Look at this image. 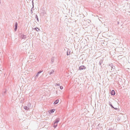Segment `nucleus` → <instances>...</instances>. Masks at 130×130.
Listing matches in <instances>:
<instances>
[{
  "label": "nucleus",
  "mask_w": 130,
  "mask_h": 130,
  "mask_svg": "<svg viewBox=\"0 0 130 130\" xmlns=\"http://www.w3.org/2000/svg\"><path fill=\"white\" fill-rule=\"evenodd\" d=\"M86 68V67L84 66H81L79 67V69L80 70L84 69Z\"/></svg>",
  "instance_id": "f257e3e1"
},
{
  "label": "nucleus",
  "mask_w": 130,
  "mask_h": 130,
  "mask_svg": "<svg viewBox=\"0 0 130 130\" xmlns=\"http://www.w3.org/2000/svg\"><path fill=\"white\" fill-rule=\"evenodd\" d=\"M111 94L112 95H114L115 94V92L114 90H113L111 91Z\"/></svg>",
  "instance_id": "f03ea898"
},
{
  "label": "nucleus",
  "mask_w": 130,
  "mask_h": 130,
  "mask_svg": "<svg viewBox=\"0 0 130 130\" xmlns=\"http://www.w3.org/2000/svg\"><path fill=\"white\" fill-rule=\"evenodd\" d=\"M17 25H18V24H17V23H16L15 24V31H16L17 30Z\"/></svg>",
  "instance_id": "7ed1b4c3"
},
{
  "label": "nucleus",
  "mask_w": 130,
  "mask_h": 130,
  "mask_svg": "<svg viewBox=\"0 0 130 130\" xmlns=\"http://www.w3.org/2000/svg\"><path fill=\"white\" fill-rule=\"evenodd\" d=\"M59 101V100H57L55 101V102L54 103V104H56L58 103Z\"/></svg>",
  "instance_id": "20e7f679"
},
{
  "label": "nucleus",
  "mask_w": 130,
  "mask_h": 130,
  "mask_svg": "<svg viewBox=\"0 0 130 130\" xmlns=\"http://www.w3.org/2000/svg\"><path fill=\"white\" fill-rule=\"evenodd\" d=\"M57 125V123L56 122H55L54 124V128H55Z\"/></svg>",
  "instance_id": "39448f33"
},
{
  "label": "nucleus",
  "mask_w": 130,
  "mask_h": 130,
  "mask_svg": "<svg viewBox=\"0 0 130 130\" xmlns=\"http://www.w3.org/2000/svg\"><path fill=\"white\" fill-rule=\"evenodd\" d=\"M55 110V109H53L50 110V112L51 113H52Z\"/></svg>",
  "instance_id": "423d86ee"
},
{
  "label": "nucleus",
  "mask_w": 130,
  "mask_h": 130,
  "mask_svg": "<svg viewBox=\"0 0 130 130\" xmlns=\"http://www.w3.org/2000/svg\"><path fill=\"white\" fill-rule=\"evenodd\" d=\"M35 29L37 31H38L39 30V29L38 28H36Z\"/></svg>",
  "instance_id": "0eeeda50"
},
{
  "label": "nucleus",
  "mask_w": 130,
  "mask_h": 130,
  "mask_svg": "<svg viewBox=\"0 0 130 130\" xmlns=\"http://www.w3.org/2000/svg\"><path fill=\"white\" fill-rule=\"evenodd\" d=\"M59 121V120L58 119H57L56 120L55 122H56L57 123Z\"/></svg>",
  "instance_id": "6e6552de"
},
{
  "label": "nucleus",
  "mask_w": 130,
  "mask_h": 130,
  "mask_svg": "<svg viewBox=\"0 0 130 130\" xmlns=\"http://www.w3.org/2000/svg\"><path fill=\"white\" fill-rule=\"evenodd\" d=\"M60 85V84H56V85H55V86H59Z\"/></svg>",
  "instance_id": "1a4fd4ad"
},
{
  "label": "nucleus",
  "mask_w": 130,
  "mask_h": 130,
  "mask_svg": "<svg viewBox=\"0 0 130 130\" xmlns=\"http://www.w3.org/2000/svg\"><path fill=\"white\" fill-rule=\"evenodd\" d=\"M60 88L61 89H62L63 88V87L61 86H60Z\"/></svg>",
  "instance_id": "9d476101"
},
{
  "label": "nucleus",
  "mask_w": 130,
  "mask_h": 130,
  "mask_svg": "<svg viewBox=\"0 0 130 130\" xmlns=\"http://www.w3.org/2000/svg\"><path fill=\"white\" fill-rule=\"evenodd\" d=\"M39 74L38 73H37V74L36 75V76H38L39 75Z\"/></svg>",
  "instance_id": "9b49d317"
},
{
  "label": "nucleus",
  "mask_w": 130,
  "mask_h": 130,
  "mask_svg": "<svg viewBox=\"0 0 130 130\" xmlns=\"http://www.w3.org/2000/svg\"><path fill=\"white\" fill-rule=\"evenodd\" d=\"M54 72V71H52V72H51V73H50V74H52V73H53Z\"/></svg>",
  "instance_id": "f8f14e48"
},
{
  "label": "nucleus",
  "mask_w": 130,
  "mask_h": 130,
  "mask_svg": "<svg viewBox=\"0 0 130 130\" xmlns=\"http://www.w3.org/2000/svg\"><path fill=\"white\" fill-rule=\"evenodd\" d=\"M41 72V71H39L38 73L39 74Z\"/></svg>",
  "instance_id": "ddd939ff"
}]
</instances>
